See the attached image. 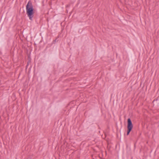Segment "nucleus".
I'll list each match as a JSON object with an SVG mask.
<instances>
[{
    "instance_id": "obj_1",
    "label": "nucleus",
    "mask_w": 159,
    "mask_h": 159,
    "mask_svg": "<svg viewBox=\"0 0 159 159\" xmlns=\"http://www.w3.org/2000/svg\"><path fill=\"white\" fill-rule=\"evenodd\" d=\"M26 14L29 17V19L32 21L34 16V9L32 3L30 1L28 2L26 6Z\"/></svg>"
},
{
    "instance_id": "obj_2",
    "label": "nucleus",
    "mask_w": 159,
    "mask_h": 159,
    "mask_svg": "<svg viewBox=\"0 0 159 159\" xmlns=\"http://www.w3.org/2000/svg\"><path fill=\"white\" fill-rule=\"evenodd\" d=\"M133 127V125L131 120L130 118H129L127 120V135H129V133L131 131Z\"/></svg>"
}]
</instances>
